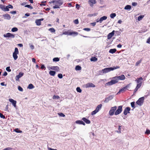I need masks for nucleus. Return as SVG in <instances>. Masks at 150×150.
I'll return each mask as SVG.
<instances>
[{
	"instance_id": "42",
	"label": "nucleus",
	"mask_w": 150,
	"mask_h": 150,
	"mask_svg": "<svg viewBox=\"0 0 150 150\" xmlns=\"http://www.w3.org/2000/svg\"><path fill=\"white\" fill-rule=\"evenodd\" d=\"M76 90L78 92L81 93V90L80 87H78L76 88Z\"/></svg>"
},
{
	"instance_id": "14",
	"label": "nucleus",
	"mask_w": 150,
	"mask_h": 150,
	"mask_svg": "<svg viewBox=\"0 0 150 150\" xmlns=\"http://www.w3.org/2000/svg\"><path fill=\"white\" fill-rule=\"evenodd\" d=\"M115 31L113 30L112 32L108 35L107 38L108 40H110L114 35L115 34Z\"/></svg>"
},
{
	"instance_id": "40",
	"label": "nucleus",
	"mask_w": 150,
	"mask_h": 150,
	"mask_svg": "<svg viewBox=\"0 0 150 150\" xmlns=\"http://www.w3.org/2000/svg\"><path fill=\"white\" fill-rule=\"evenodd\" d=\"M3 11H9V9L7 6H6L5 7H4Z\"/></svg>"
},
{
	"instance_id": "32",
	"label": "nucleus",
	"mask_w": 150,
	"mask_h": 150,
	"mask_svg": "<svg viewBox=\"0 0 150 150\" xmlns=\"http://www.w3.org/2000/svg\"><path fill=\"white\" fill-rule=\"evenodd\" d=\"M81 67L79 66V65H77L76 66L75 68V70H80L81 69Z\"/></svg>"
},
{
	"instance_id": "25",
	"label": "nucleus",
	"mask_w": 150,
	"mask_h": 150,
	"mask_svg": "<svg viewBox=\"0 0 150 150\" xmlns=\"http://www.w3.org/2000/svg\"><path fill=\"white\" fill-rule=\"evenodd\" d=\"M116 51V50L115 49H110L109 51V52L112 54L115 53Z\"/></svg>"
},
{
	"instance_id": "17",
	"label": "nucleus",
	"mask_w": 150,
	"mask_h": 150,
	"mask_svg": "<svg viewBox=\"0 0 150 150\" xmlns=\"http://www.w3.org/2000/svg\"><path fill=\"white\" fill-rule=\"evenodd\" d=\"M3 16L4 17V19H6L9 20H10L11 18V17L10 15L8 14H4Z\"/></svg>"
},
{
	"instance_id": "51",
	"label": "nucleus",
	"mask_w": 150,
	"mask_h": 150,
	"mask_svg": "<svg viewBox=\"0 0 150 150\" xmlns=\"http://www.w3.org/2000/svg\"><path fill=\"white\" fill-rule=\"evenodd\" d=\"M58 77L60 79H62L63 77L62 75L61 74H59L58 75Z\"/></svg>"
},
{
	"instance_id": "35",
	"label": "nucleus",
	"mask_w": 150,
	"mask_h": 150,
	"mask_svg": "<svg viewBox=\"0 0 150 150\" xmlns=\"http://www.w3.org/2000/svg\"><path fill=\"white\" fill-rule=\"evenodd\" d=\"M18 29L17 28L14 27L13 28L11 29V31L12 32H15L17 31Z\"/></svg>"
},
{
	"instance_id": "15",
	"label": "nucleus",
	"mask_w": 150,
	"mask_h": 150,
	"mask_svg": "<svg viewBox=\"0 0 150 150\" xmlns=\"http://www.w3.org/2000/svg\"><path fill=\"white\" fill-rule=\"evenodd\" d=\"M24 75V73L20 72L19 73L18 75H17L16 76V80L17 81H18L19 80V79L21 78V77H22Z\"/></svg>"
},
{
	"instance_id": "63",
	"label": "nucleus",
	"mask_w": 150,
	"mask_h": 150,
	"mask_svg": "<svg viewBox=\"0 0 150 150\" xmlns=\"http://www.w3.org/2000/svg\"><path fill=\"white\" fill-rule=\"evenodd\" d=\"M146 42L148 43H150V37H149L147 40Z\"/></svg>"
},
{
	"instance_id": "56",
	"label": "nucleus",
	"mask_w": 150,
	"mask_h": 150,
	"mask_svg": "<svg viewBox=\"0 0 150 150\" xmlns=\"http://www.w3.org/2000/svg\"><path fill=\"white\" fill-rule=\"evenodd\" d=\"M4 6L1 4H0V8L3 11Z\"/></svg>"
},
{
	"instance_id": "22",
	"label": "nucleus",
	"mask_w": 150,
	"mask_h": 150,
	"mask_svg": "<svg viewBox=\"0 0 150 150\" xmlns=\"http://www.w3.org/2000/svg\"><path fill=\"white\" fill-rule=\"evenodd\" d=\"M126 90V89H125V87L121 88L117 92V94H120L121 92L123 93L124 92L125 90Z\"/></svg>"
},
{
	"instance_id": "60",
	"label": "nucleus",
	"mask_w": 150,
	"mask_h": 150,
	"mask_svg": "<svg viewBox=\"0 0 150 150\" xmlns=\"http://www.w3.org/2000/svg\"><path fill=\"white\" fill-rule=\"evenodd\" d=\"M96 22L91 23V24L93 26H94L96 25Z\"/></svg>"
},
{
	"instance_id": "9",
	"label": "nucleus",
	"mask_w": 150,
	"mask_h": 150,
	"mask_svg": "<svg viewBox=\"0 0 150 150\" xmlns=\"http://www.w3.org/2000/svg\"><path fill=\"white\" fill-rule=\"evenodd\" d=\"M4 36L5 38H14L15 37V35L10 33H7L4 34Z\"/></svg>"
},
{
	"instance_id": "10",
	"label": "nucleus",
	"mask_w": 150,
	"mask_h": 150,
	"mask_svg": "<svg viewBox=\"0 0 150 150\" xmlns=\"http://www.w3.org/2000/svg\"><path fill=\"white\" fill-rule=\"evenodd\" d=\"M85 87L86 88L89 87H95L96 86L95 85L91 83H88L85 85Z\"/></svg>"
},
{
	"instance_id": "43",
	"label": "nucleus",
	"mask_w": 150,
	"mask_h": 150,
	"mask_svg": "<svg viewBox=\"0 0 150 150\" xmlns=\"http://www.w3.org/2000/svg\"><path fill=\"white\" fill-rule=\"evenodd\" d=\"M59 97L58 96L54 95L53 97V99H59Z\"/></svg>"
},
{
	"instance_id": "29",
	"label": "nucleus",
	"mask_w": 150,
	"mask_h": 150,
	"mask_svg": "<svg viewBox=\"0 0 150 150\" xmlns=\"http://www.w3.org/2000/svg\"><path fill=\"white\" fill-rule=\"evenodd\" d=\"M35 23L37 25H41V22L39 19L36 20L35 21Z\"/></svg>"
},
{
	"instance_id": "13",
	"label": "nucleus",
	"mask_w": 150,
	"mask_h": 150,
	"mask_svg": "<svg viewBox=\"0 0 150 150\" xmlns=\"http://www.w3.org/2000/svg\"><path fill=\"white\" fill-rule=\"evenodd\" d=\"M130 108L129 107L126 108L124 111L123 113L125 115H127L128 113H129V111L130 110Z\"/></svg>"
},
{
	"instance_id": "20",
	"label": "nucleus",
	"mask_w": 150,
	"mask_h": 150,
	"mask_svg": "<svg viewBox=\"0 0 150 150\" xmlns=\"http://www.w3.org/2000/svg\"><path fill=\"white\" fill-rule=\"evenodd\" d=\"M82 120H83L86 124H89L91 123V122L89 120L87 119L85 117L83 118Z\"/></svg>"
},
{
	"instance_id": "27",
	"label": "nucleus",
	"mask_w": 150,
	"mask_h": 150,
	"mask_svg": "<svg viewBox=\"0 0 150 150\" xmlns=\"http://www.w3.org/2000/svg\"><path fill=\"white\" fill-rule=\"evenodd\" d=\"M104 73L103 71H102V69L98 71L97 73V75H102Z\"/></svg>"
},
{
	"instance_id": "62",
	"label": "nucleus",
	"mask_w": 150,
	"mask_h": 150,
	"mask_svg": "<svg viewBox=\"0 0 150 150\" xmlns=\"http://www.w3.org/2000/svg\"><path fill=\"white\" fill-rule=\"evenodd\" d=\"M130 83H129L128 85H126L125 87V89H126V90L127 89V88H129L130 87Z\"/></svg>"
},
{
	"instance_id": "19",
	"label": "nucleus",
	"mask_w": 150,
	"mask_h": 150,
	"mask_svg": "<svg viewBox=\"0 0 150 150\" xmlns=\"http://www.w3.org/2000/svg\"><path fill=\"white\" fill-rule=\"evenodd\" d=\"M50 69L57 71L59 70V68L58 66H52L50 68Z\"/></svg>"
},
{
	"instance_id": "57",
	"label": "nucleus",
	"mask_w": 150,
	"mask_h": 150,
	"mask_svg": "<svg viewBox=\"0 0 150 150\" xmlns=\"http://www.w3.org/2000/svg\"><path fill=\"white\" fill-rule=\"evenodd\" d=\"M137 5V4L136 2H133L132 3V5L133 6H136Z\"/></svg>"
},
{
	"instance_id": "52",
	"label": "nucleus",
	"mask_w": 150,
	"mask_h": 150,
	"mask_svg": "<svg viewBox=\"0 0 150 150\" xmlns=\"http://www.w3.org/2000/svg\"><path fill=\"white\" fill-rule=\"evenodd\" d=\"M74 23L76 24H78L79 23V21L78 19L75 20L74 21Z\"/></svg>"
},
{
	"instance_id": "46",
	"label": "nucleus",
	"mask_w": 150,
	"mask_h": 150,
	"mask_svg": "<svg viewBox=\"0 0 150 150\" xmlns=\"http://www.w3.org/2000/svg\"><path fill=\"white\" fill-rule=\"evenodd\" d=\"M97 112L95 110L91 112V115H93L96 114Z\"/></svg>"
},
{
	"instance_id": "47",
	"label": "nucleus",
	"mask_w": 150,
	"mask_h": 150,
	"mask_svg": "<svg viewBox=\"0 0 150 150\" xmlns=\"http://www.w3.org/2000/svg\"><path fill=\"white\" fill-rule=\"evenodd\" d=\"M18 89L19 91H23V89L20 86H18Z\"/></svg>"
},
{
	"instance_id": "4",
	"label": "nucleus",
	"mask_w": 150,
	"mask_h": 150,
	"mask_svg": "<svg viewBox=\"0 0 150 150\" xmlns=\"http://www.w3.org/2000/svg\"><path fill=\"white\" fill-rule=\"evenodd\" d=\"M19 52L18 49L17 47H16L15 49L14 52L13 53V57L15 60H16L18 58L17 54H18Z\"/></svg>"
},
{
	"instance_id": "41",
	"label": "nucleus",
	"mask_w": 150,
	"mask_h": 150,
	"mask_svg": "<svg viewBox=\"0 0 150 150\" xmlns=\"http://www.w3.org/2000/svg\"><path fill=\"white\" fill-rule=\"evenodd\" d=\"M25 7H27L28 8H30V9H33V8L31 6H30L29 5H26L25 6Z\"/></svg>"
},
{
	"instance_id": "11",
	"label": "nucleus",
	"mask_w": 150,
	"mask_h": 150,
	"mask_svg": "<svg viewBox=\"0 0 150 150\" xmlns=\"http://www.w3.org/2000/svg\"><path fill=\"white\" fill-rule=\"evenodd\" d=\"M96 0H89L88 3L91 7H93V4L96 3Z\"/></svg>"
},
{
	"instance_id": "64",
	"label": "nucleus",
	"mask_w": 150,
	"mask_h": 150,
	"mask_svg": "<svg viewBox=\"0 0 150 150\" xmlns=\"http://www.w3.org/2000/svg\"><path fill=\"white\" fill-rule=\"evenodd\" d=\"M10 13L11 14H15L16 13V11H11Z\"/></svg>"
},
{
	"instance_id": "53",
	"label": "nucleus",
	"mask_w": 150,
	"mask_h": 150,
	"mask_svg": "<svg viewBox=\"0 0 150 150\" xmlns=\"http://www.w3.org/2000/svg\"><path fill=\"white\" fill-rule=\"evenodd\" d=\"M12 148L8 147L5 149H4L3 150H11L12 149Z\"/></svg>"
},
{
	"instance_id": "38",
	"label": "nucleus",
	"mask_w": 150,
	"mask_h": 150,
	"mask_svg": "<svg viewBox=\"0 0 150 150\" xmlns=\"http://www.w3.org/2000/svg\"><path fill=\"white\" fill-rule=\"evenodd\" d=\"M140 87H139V86H137L136 88H135V89H134V94H135L136 92L138 90V89Z\"/></svg>"
},
{
	"instance_id": "24",
	"label": "nucleus",
	"mask_w": 150,
	"mask_h": 150,
	"mask_svg": "<svg viewBox=\"0 0 150 150\" xmlns=\"http://www.w3.org/2000/svg\"><path fill=\"white\" fill-rule=\"evenodd\" d=\"M76 124H82L84 125H85V123L83 121L81 120H77L76 121Z\"/></svg>"
},
{
	"instance_id": "45",
	"label": "nucleus",
	"mask_w": 150,
	"mask_h": 150,
	"mask_svg": "<svg viewBox=\"0 0 150 150\" xmlns=\"http://www.w3.org/2000/svg\"><path fill=\"white\" fill-rule=\"evenodd\" d=\"M59 6H59L55 4V6L53 7V8L54 9L59 8Z\"/></svg>"
},
{
	"instance_id": "12",
	"label": "nucleus",
	"mask_w": 150,
	"mask_h": 150,
	"mask_svg": "<svg viewBox=\"0 0 150 150\" xmlns=\"http://www.w3.org/2000/svg\"><path fill=\"white\" fill-rule=\"evenodd\" d=\"M114 97V96L111 95L109 96L107 98H105V100L104 101V102L105 103H108L109 101L110 100L112 99Z\"/></svg>"
},
{
	"instance_id": "48",
	"label": "nucleus",
	"mask_w": 150,
	"mask_h": 150,
	"mask_svg": "<svg viewBox=\"0 0 150 150\" xmlns=\"http://www.w3.org/2000/svg\"><path fill=\"white\" fill-rule=\"evenodd\" d=\"M6 70L8 72H10L11 71V70L10 69V67H7L6 68Z\"/></svg>"
},
{
	"instance_id": "61",
	"label": "nucleus",
	"mask_w": 150,
	"mask_h": 150,
	"mask_svg": "<svg viewBox=\"0 0 150 150\" xmlns=\"http://www.w3.org/2000/svg\"><path fill=\"white\" fill-rule=\"evenodd\" d=\"M8 8H13V6L10 5V4H9L8 5Z\"/></svg>"
},
{
	"instance_id": "36",
	"label": "nucleus",
	"mask_w": 150,
	"mask_h": 150,
	"mask_svg": "<svg viewBox=\"0 0 150 150\" xmlns=\"http://www.w3.org/2000/svg\"><path fill=\"white\" fill-rule=\"evenodd\" d=\"M116 16V14L115 13H112L110 15V17L111 18H113Z\"/></svg>"
},
{
	"instance_id": "50",
	"label": "nucleus",
	"mask_w": 150,
	"mask_h": 150,
	"mask_svg": "<svg viewBox=\"0 0 150 150\" xmlns=\"http://www.w3.org/2000/svg\"><path fill=\"white\" fill-rule=\"evenodd\" d=\"M134 103H135V102H131V106L132 107L134 108H135Z\"/></svg>"
},
{
	"instance_id": "23",
	"label": "nucleus",
	"mask_w": 150,
	"mask_h": 150,
	"mask_svg": "<svg viewBox=\"0 0 150 150\" xmlns=\"http://www.w3.org/2000/svg\"><path fill=\"white\" fill-rule=\"evenodd\" d=\"M107 17L106 16H103L101 17L99 19L100 23H101L103 20H105L107 19Z\"/></svg>"
},
{
	"instance_id": "16",
	"label": "nucleus",
	"mask_w": 150,
	"mask_h": 150,
	"mask_svg": "<svg viewBox=\"0 0 150 150\" xmlns=\"http://www.w3.org/2000/svg\"><path fill=\"white\" fill-rule=\"evenodd\" d=\"M9 101L11 102L14 107H16V101L12 99H9Z\"/></svg>"
},
{
	"instance_id": "7",
	"label": "nucleus",
	"mask_w": 150,
	"mask_h": 150,
	"mask_svg": "<svg viewBox=\"0 0 150 150\" xmlns=\"http://www.w3.org/2000/svg\"><path fill=\"white\" fill-rule=\"evenodd\" d=\"M122 106L120 105L118 107L117 110L115 112V115H118L122 111Z\"/></svg>"
},
{
	"instance_id": "21",
	"label": "nucleus",
	"mask_w": 150,
	"mask_h": 150,
	"mask_svg": "<svg viewBox=\"0 0 150 150\" xmlns=\"http://www.w3.org/2000/svg\"><path fill=\"white\" fill-rule=\"evenodd\" d=\"M102 104H100L98 105L96 108V109L95 110L96 111L98 112L102 108Z\"/></svg>"
},
{
	"instance_id": "39",
	"label": "nucleus",
	"mask_w": 150,
	"mask_h": 150,
	"mask_svg": "<svg viewBox=\"0 0 150 150\" xmlns=\"http://www.w3.org/2000/svg\"><path fill=\"white\" fill-rule=\"evenodd\" d=\"M59 60V59L58 57H55L53 59V61L54 62H58Z\"/></svg>"
},
{
	"instance_id": "44",
	"label": "nucleus",
	"mask_w": 150,
	"mask_h": 150,
	"mask_svg": "<svg viewBox=\"0 0 150 150\" xmlns=\"http://www.w3.org/2000/svg\"><path fill=\"white\" fill-rule=\"evenodd\" d=\"M141 62H142L141 60H140L137 62H136V63L135 66H138V65Z\"/></svg>"
},
{
	"instance_id": "37",
	"label": "nucleus",
	"mask_w": 150,
	"mask_h": 150,
	"mask_svg": "<svg viewBox=\"0 0 150 150\" xmlns=\"http://www.w3.org/2000/svg\"><path fill=\"white\" fill-rule=\"evenodd\" d=\"M49 31L51 33H54L55 31V30L53 28H51L49 29Z\"/></svg>"
},
{
	"instance_id": "34",
	"label": "nucleus",
	"mask_w": 150,
	"mask_h": 150,
	"mask_svg": "<svg viewBox=\"0 0 150 150\" xmlns=\"http://www.w3.org/2000/svg\"><path fill=\"white\" fill-rule=\"evenodd\" d=\"M144 15H141L139 16L138 18V20L139 21H140L142 20V19L144 18Z\"/></svg>"
},
{
	"instance_id": "58",
	"label": "nucleus",
	"mask_w": 150,
	"mask_h": 150,
	"mask_svg": "<svg viewBox=\"0 0 150 150\" xmlns=\"http://www.w3.org/2000/svg\"><path fill=\"white\" fill-rule=\"evenodd\" d=\"M0 117L1 118H5V116L1 113H0Z\"/></svg>"
},
{
	"instance_id": "28",
	"label": "nucleus",
	"mask_w": 150,
	"mask_h": 150,
	"mask_svg": "<svg viewBox=\"0 0 150 150\" xmlns=\"http://www.w3.org/2000/svg\"><path fill=\"white\" fill-rule=\"evenodd\" d=\"M49 73L51 76H54L56 72L55 71H51L49 72Z\"/></svg>"
},
{
	"instance_id": "33",
	"label": "nucleus",
	"mask_w": 150,
	"mask_h": 150,
	"mask_svg": "<svg viewBox=\"0 0 150 150\" xmlns=\"http://www.w3.org/2000/svg\"><path fill=\"white\" fill-rule=\"evenodd\" d=\"M14 131L17 133H21L22 131L21 130H19L18 128L16 129H14Z\"/></svg>"
},
{
	"instance_id": "2",
	"label": "nucleus",
	"mask_w": 150,
	"mask_h": 150,
	"mask_svg": "<svg viewBox=\"0 0 150 150\" xmlns=\"http://www.w3.org/2000/svg\"><path fill=\"white\" fill-rule=\"evenodd\" d=\"M120 67L117 66L116 67H108L102 69V71H103L104 73H108L111 71H113L115 69H119Z\"/></svg>"
},
{
	"instance_id": "1",
	"label": "nucleus",
	"mask_w": 150,
	"mask_h": 150,
	"mask_svg": "<svg viewBox=\"0 0 150 150\" xmlns=\"http://www.w3.org/2000/svg\"><path fill=\"white\" fill-rule=\"evenodd\" d=\"M125 77L124 75H122L120 76H116L112 78L113 80H111L110 81L106 83V85L111 86L115 84L118 82V80H124L125 79Z\"/></svg>"
},
{
	"instance_id": "59",
	"label": "nucleus",
	"mask_w": 150,
	"mask_h": 150,
	"mask_svg": "<svg viewBox=\"0 0 150 150\" xmlns=\"http://www.w3.org/2000/svg\"><path fill=\"white\" fill-rule=\"evenodd\" d=\"M121 126H119V127H118V130H119V131H117V132L118 133H120L121 132H120V131H121Z\"/></svg>"
},
{
	"instance_id": "26",
	"label": "nucleus",
	"mask_w": 150,
	"mask_h": 150,
	"mask_svg": "<svg viewBox=\"0 0 150 150\" xmlns=\"http://www.w3.org/2000/svg\"><path fill=\"white\" fill-rule=\"evenodd\" d=\"M34 88V86L31 83L27 87V88L29 89H32Z\"/></svg>"
},
{
	"instance_id": "8",
	"label": "nucleus",
	"mask_w": 150,
	"mask_h": 150,
	"mask_svg": "<svg viewBox=\"0 0 150 150\" xmlns=\"http://www.w3.org/2000/svg\"><path fill=\"white\" fill-rule=\"evenodd\" d=\"M144 97L140 98L136 102V103L138 105L141 106L143 104L144 102Z\"/></svg>"
},
{
	"instance_id": "18",
	"label": "nucleus",
	"mask_w": 150,
	"mask_h": 150,
	"mask_svg": "<svg viewBox=\"0 0 150 150\" xmlns=\"http://www.w3.org/2000/svg\"><path fill=\"white\" fill-rule=\"evenodd\" d=\"M63 3V2L62 0H56V1L55 3V4L61 6Z\"/></svg>"
},
{
	"instance_id": "3",
	"label": "nucleus",
	"mask_w": 150,
	"mask_h": 150,
	"mask_svg": "<svg viewBox=\"0 0 150 150\" xmlns=\"http://www.w3.org/2000/svg\"><path fill=\"white\" fill-rule=\"evenodd\" d=\"M143 80V79L142 77L137 78L136 79L135 81L137 83V86L140 87L142 85V81Z\"/></svg>"
},
{
	"instance_id": "5",
	"label": "nucleus",
	"mask_w": 150,
	"mask_h": 150,
	"mask_svg": "<svg viewBox=\"0 0 150 150\" xmlns=\"http://www.w3.org/2000/svg\"><path fill=\"white\" fill-rule=\"evenodd\" d=\"M117 107L116 106L111 108L109 112V114L110 115L112 116L113 115L115 112V111L116 110Z\"/></svg>"
},
{
	"instance_id": "55",
	"label": "nucleus",
	"mask_w": 150,
	"mask_h": 150,
	"mask_svg": "<svg viewBox=\"0 0 150 150\" xmlns=\"http://www.w3.org/2000/svg\"><path fill=\"white\" fill-rule=\"evenodd\" d=\"M58 114L61 117H64L65 116L64 114L63 113H59Z\"/></svg>"
},
{
	"instance_id": "31",
	"label": "nucleus",
	"mask_w": 150,
	"mask_h": 150,
	"mask_svg": "<svg viewBox=\"0 0 150 150\" xmlns=\"http://www.w3.org/2000/svg\"><path fill=\"white\" fill-rule=\"evenodd\" d=\"M91 61H96L97 60V59L95 57H92L90 59Z\"/></svg>"
},
{
	"instance_id": "30",
	"label": "nucleus",
	"mask_w": 150,
	"mask_h": 150,
	"mask_svg": "<svg viewBox=\"0 0 150 150\" xmlns=\"http://www.w3.org/2000/svg\"><path fill=\"white\" fill-rule=\"evenodd\" d=\"M131 6L129 5H127L124 8L125 10H129L131 8Z\"/></svg>"
},
{
	"instance_id": "49",
	"label": "nucleus",
	"mask_w": 150,
	"mask_h": 150,
	"mask_svg": "<svg viewBox=\"0 0 150 150\" xmlns=\"http://www.w3.org/2000/svg\"><path fill=\"white\" fill-rule=\"evenodd\" d=\"M83 30L87 31H90L91 29L88 28H84Z\"/></svg>"
},
{
	"instance_id": "54",
	"label": "nucleus",
	"mask_w": 150,
	"mask_h": 150,
	"mask_svg": "<svg viewBox=\"0 0 150 150\" xmlns=\"http://www.w3.org/2000/svg\"><path fill=\"white\" fill-rule=\"evenodd\" d=\"M145 134H150V131L149 129H147L145 132Z\"/></svg>"
},
{
	"instance_id": "6",
	"label": "nucleus",
	"mask_w": 150,
	"mask_h": 150,
	"mask_svg": "<svg viewBox=\"0 0 150 150\" xmlns=\"http://www.w3.org/2000/svg\"><path fill=\"white\" fill-rule=\"evenodd\" d=\"M63 34L65 35H76L78 34V33L77 32H71L69 31H65L63 33Z\"/></svg>"
}]
</instances>
